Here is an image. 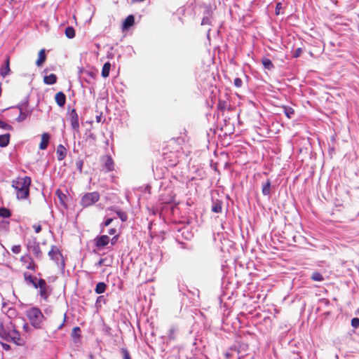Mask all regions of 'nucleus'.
<instances>
[{
    "label": "nucleus",
    "mask_w": 359,
    "mask_h": 359,
    "mask_svg": "<svg viewBox=\"0 0 359 359\" xmlns=\"http://www.w3.org/2000/svg\"><path fill=\"white\" fill-rule=\"evenodd\" d=\"M0 338L19 346H23L26 343L25 339L21 337L15 325L11 322L7 324L0 323Z\"/></svg>",
    "instance_id": "f257e3e1"
},
{
    "label": "nucleus",
    "mask_w": 359,
    "mask_h": 359,
    "mask_svg": "<svg viewBox=\"0 0 359 359\" xmlns=\"http://www.w3.org/2000/svg\"><path fill=\"white\" fill-rule=\"evenodd\" d=\"M29 177H18L12 182V187L16 191V196L19 200H24L29 195V187L31 185Z\"/></svg>",
    "instance_id": "f03ea898"
},
{
    "label": "nucleus",
    "mask_w": 359,
    "mask_h": 359,
    "mask_svg": "<svg viewBox=\"0 0 359 359\" xmlns=\"http://www.w3.org/2000/svg\"><path fill=\"white\" fill-rule=\"evenodd\" d=\"M26 315L31 325L35 329L41 328L42 323L45 318L39 309L37 307H32L27 311Z\"/></svg>",
    "instance_id": "7ed1b4c3"
},
{
    "label": "nucleus",
    "mask_w": 359,
    "mask_h": 359,
    "mask_svg": "<svg viewBox=\"0 0 359 359\" xmlns=\"http://www.w3.org/2000/svg\"><path fill=\"white\" fill-rule=\"evenodd\" d=\"M26 247L27 250L29 252H32L36 259H42L43 253L41 250L39 243L37 242V240L35 237H32L27 239Z\"/></svg>",
    "instance_id": "20e7f679"
},
{
    "label": "nucleus",
    "mask_w": 359,
    "mask_h": 359,
    "mask_svg": "<svg viewBox=\"0 0 359 359\" xmlns=\"http://www.w3.org/2000/svg\"><path fill=\"white\" fill-rule=\"evenodd\" d=\"M48 256L50 259L55 262L58 267L62 270L65 269V263L62 255L55 245L51 246V249L48 252Z\"/></svg>",
    "instance_id": "39448f33"
},
{
    "label": "nucleus",
    "mask_w": 359,
    "mask_h": 359,
    "mask_svg": "<svg viewBox=\"0 0 359 359\" xmlns=\"http://www.w3.org/2000/svg\"><path fill=\"white\" fill-rule=\"evenodd\" d=\"M100 198V194L98 192H90L86 194L81 200V205L83 207H88L92 205L97 201H98Z\"/></svg>",
    "instance_id": "423d86ee"
},
{
    "label": "nucleus",
    "mask_w": 359,
    "mask_h": 359,
    "mask_svg": "<svg viewBox=\"0 0 359 359\" xmlns=\"http://www.w3.org/2000/svg\"><path fill=\"white\" fill-rule=\"evenodd\" d=\"M39 290V294L41 298L47 300L48 296L50 295V287L48 285L46 281L43 278H39L37 281V289Z\"/></svg>",
    "instance_id": "0eeeda50"
},
{
    "label": "nucleus",
    "mask_w": 359,
    "mask_h": 359,
    "mask_svg": "<svg viewBox=\"0 0 359 359\" xmlns=\"http://www.w3.org/2000/svg\"><path fill=\"white\" fill-rule=\"evenodd\" d=\"M68 119L70 121L73 130L78 133L79 131V115L74 109L70 110L69 107H68Z\"/></svg>",
    "instance_id": "6e6552de"
},
{
    "label": "nucleus",
    "mask_w": 359,
    "mask_h": 359,
    "mask_svg": "<svg viewBox=\"0 0 359 359\" xmlns=\"http://www.w3.org/2000/svg\"><path fill=\"white\" fill-rule=\"evenodd\" d=\"M109 237L107 235L98 236L94 239L95 245L97 248L105 247L109 244Z\"/></svg>",
    "instance_id": "1a4fd4ad"
},
{
    "label": "nucleus",
    "mask_w": 359,
    "mask_h": 359,
    "mask_svg": "<svg viewBox=\"0 0 359 359\" xmlns=\"http://www.w3.org/2000/svg\"><path fill=\"white\" fill-rule=\"evenodd\" d=\"M20 261L25 264H27L26 268L27 269L32 270V271H36V264L33 261V259L31 257V256L28 254L25 255L21 257Z\"/></svg>",
    "instance_id": "9d476101"
},
{
    "label": "nucleus",
    "mask_w": 359,
    "mask_h": 359,
    "mask_svg": "<svg viewBox=\"0 0 359 359\" xmlns=\"http://www.w3.org/2000/svg\"><path fill=\"white\" fill-rule=\"evenodd\" d=\"M102 161L103 162V168L105 169L107 172H110L114 170V161L110 156H104Z\"/></svg>",
    "instance_id": "9b49d317"
},
{
    "label": "nucleus",
    "mask_w": 359,
    "mask_h": 359,
    "mask_svg": "<svg viewBox=\"0 0 359 359\" xmlns=\"http://www.w3.org/2000/svg\"><path fill=\"white\" fill-rule=\"evenodd\" d=\"M24 278L27 285H32L34 288L37 289V279L36 277L33 276L28 272L24 273Z\"/></svg>",
    "instance_id": "f8f14e48"
},
{
    "label": "nucleus",
    "mask_w": 359,
    "mask_h": 359,
    "mask_svg": "<svg viewBox=\"0 0 359 359\" xmlns=\"http://www.w3.org/2000/svg\"><path fill=\"white\" fill-rule=\"evenodd\" d=\"M18 109L20 110V114L16 118V121L18 123H20V122H22L23 121H25L27 118V116L31 115V114L32 112V109H25V108H22V109Z\"/></svg>",
    "instance_id": "ddd939ff"
},
{
    "label": "nucleus",
    "mask_w": 359,
    "mask_h": 359,
    "mask_svg": "<svg viewBox=\"0 0 359 359\" xmlns=\"http://www.w3.org/2000/svg\"><path fill=\"white\" fill-rule=\"evenodd\" d=\"M50 139V135L48 133H43L41 135V141L39 144V149L41 150L46 149L48 146Z\"/></svg>",
    "instance_id": "4468645a"
},
{
    "label": "nucleus",
    "mask_w": 359,
    "mask_h": 359,
    "mask_svg": "<svg viewBox=\"0 0 359 359\" xmlns=\"http://www.w3.org/2000/svg\"><path fill=\"white\" fill-rule=\"evenodd\" d=\"M223 202L219 199L212 201L211 210L215 213H221L222 212Z\"/></svg>",
    "instance_id": "2eb2a0df"
},
{
    "label": "nucleus",
    "mask_w": 359,
    "mask_h": 359,
    "mask_svg": "<svg viewBox=\"0 0 359 359\" xmlns=\"http://www.w3.org/2000/svg\"><path fill=\"white\" fill-rule=\"evenodd\" d=\"M135 23V18L133 15H129L123 21L122 29L127 30L131 27Z\"/></svg>",
    "instance_id": "dca6fc26"
},
{
    "label": "nucleus",
    "mask_w": 359,
    "mask_h": 359,
    "mask_svg": "<svg viewBox=\"0 0 359 359\" xmlns=\"http://www.w3.org/2000/svg\"><path fill=\"white\" fill-rule=\"evenodd\" d=\"M55 102H56L57 104L59 107H62L65 106V104L66 103V95L62 91L58 92L55 95Z\"/></svg>",
    "instance_id": "f3484780"
},
{
    "label": "nucleus",
    "mask_w": 359,
    "mask_h": 359,
    "mask_svg": "<svg viewBox=\"0 0 359 359\" xmlns=\"http://www.w3.org/2000/svg\"><path fill=\"white\" fill-rule=\"evenodd\" d=\"M56 154L58 161H62L67 156V149L62 144H59L57 147Z\"/></svg>",
    "instance_id": "a211bd4d"
},
{
    "label": "nucleus",
    "mask_w": 359,
    "mask_h": 359,
    "mask_svg": "<svg viewBox=\"0 0 359 359\" xmlns=\"http://www.w3.org/2000/svg\"><path fill=\"white\" fill-rule=\"evenodd\" d=\"M10 67H9V58L8 57L6 61H5V63H4V65H3L1 67V69H0V74L3 76V77H6L7 75H8L9 72H10Z\"/></svg>",
    "instance_id": "6ab92c4d"
},
{
    "label": "nucleus",
    "mask_w": 359,
    "mask_h": 359,
    "mask_svg": "<svg viewBox=\"0 0 359 359\" xmlns=\"http://www.w3.org/2000/svg\"><path fill=\"white\" fill-rule=\"evenodd\" d=\"M43 81L47 85L55 84L57 82V76L54 74H50L44 76Z\"/></svg>",
    "instance_id": "aec40b11"
},
{
    "label": "nucleus",
    "mask_w": 359,
    "mask_h": 359,
    "mask_svg": "<svg viewBox=\"0 0 359 359\" xmlns=\"http://www.w3.org/2000/svg\"><path fill=\"white\" fill-rule=\"evenodd\" d=\"M46 59V55L45 49H41L39 53V57L36 62V65L38 67H41L42 65V64L45 62Z\"/></svg>",
    "instance_id": "412c9836"
},
{
    "label": "nucleus",
    "mask_w": 359,
    "mask_h": 359,
    "mask_svg": "<svg viewBox=\"0 0 359 359\" xmlns=\"http://www.w3.org/2000/svg\"><path fill=\"white\" fill-rule=\"evenodd\" d=\"M10 134L6 133L0 135V147H5L9 144Z\"/></svg>",
    "instance_id": "4be33fe9"
},
{
    "label": "nucleus",
    "mask_w": 359,
    "mask_h": 359,
    "mask_svg": "<svg viewBox=\"0 0 359 359\" xmlns=\"http://www.w3.org/2000/svg\"><path fill=\"white\" fill-rule=\"evenodd\" d=\"M262 194L264 196H270L271 194V181L267 180L266 182L262 186Z\"/></svg>",
    "instance_id": "5701e85b"
},
{
    "label": "nucleus",
    "mask_w": 359,
    "mask_h": 359,
    "mask_svg": "<svg viewBox=\"0 0 359 359\" xmlns=\"http://www.w3.org/2000/svg\"><path fill=\"white\" fill-rule=\"evenodd\" d=\"M262 63L266 69L271 70L272 69L274 68V65H273L271 60L269 58H262Z\"/></svg>",
    "instance_id": "b1692460"
},
{
    "label": "nucleus",
    "mask_w": 359,
    "mask_h": 359,
    "mask_svg": "<svg viewBox=\"0 0 359 359\" xmlns=\"http://www.w3.org/2000/svg\"><path fill=\"white\" fill-rule=\"evenodd\" d=\"M107 285L104 282H99L95 286V291L97 294H102L105 292Z\"/></svg>",
    "instance_id": "393cba45"
},
{
    "label": "nucleus",
    "mask_w": 359,
    "mask_h": 359,
    "mask_svg": "<svg viewBox=\"0 0 359 359\" xmlns=\"http://www.w3.org/2000/svg\"><path fill=\"white\" fill-rule=\"evenodd\" d=\"M55 194L57 196L61 205L65 206V200L67 199L66 194H65L60 189H57Z\"/></svg>",
    "instance_id": "a878e982"
},
{
    "label": "nucleus",
    "mask_w": 359,
    "mask_h": 359,
    "mask_svg": "<svg viewBox=\"0 0 359 359\" xmlns=\"http://www.w3.org/2000/svg\"><path fill=\"white\" fill-rule=\"evenodd\" d=\"M110 68H111V64L109 62L104 64V65L102 67V76L104 78H107L109 76Z\"/></svg>",
    "instance_id": "bb28decb"
},
{
    "label": "nucleus",
    "mask_w": 359,
    "mask_h": 359,
    "mask_svg": "<svg viewBox=\"0 0 359 359\" xmlns=\"http://www.w3.org/2000/svg\"><path fill=\"white\" fill-rule=\"evenodd\" d=\"M11 216V212L9 209L1 207L0 208V217L3 218H9Z\"/></svg>",
    "instance_id": "cd10ccee"
},
{
    "label": "nucleus",
    "mask_w": 359,
    "mask_h": 359,
    "mask_svg": "<svg viewBox=\"0 0 359 359\" xmlns=\"http://www.w3.org/2000/svg\"><path fill=\"white\" fill-rule=\"evenodd\" d=\"M65 35L68 39H73L75 36V30L73 27H67L65 29Z\"/></svg>",
    "instance_id": "c85d7f7f"
},
{
    "label": "nucleus",
    "mask_w": 359,
    "mask_h": 359,
    "mask_svg": "<svg viewBox=\"0 0 359 359\" xmlns=\"http://www.w3.org/2000/svg\"><path fill=\"white\" fill-rule=\"evenodd\" d=\"M5 313L7 315V316L9 318H13L17 316L18 311L15 308L10 307V308H8V309L6 310Z\"/></svg>",
    "instance_id": "c756f323"
},
{
    "label": "nucleus",
    "mask_w": 359,
    "mask_h": 359,
    "mask_svg": "<svg viewBox=\"0 0 359 359\" xmlns=\"http://www.w3.org/2000/svg\"><path fill=\"white\" fill-rule=\"evenodd\" d=\"M283 111L285 115L289 118H291L294 114V110L290 107L284 106Z\"/></svg>",
    "instance_id": "7c9ffc66"
},
{
    "label": "nucleus",
    "mask_w": 359,
    "mask_h": 359,
    "mask_svg": "<svg viewBox=\"0 0 359 359\" xmlns=\"http://www.w3.org/2000/svg\"><path fill=\"white\" fill-rule=\"evenodd\" d=\"M15 107L18 108V109H22V108H25V109H29V97H28V96L25 97L21 101V102L18 106H16Z\"/></svg>",
    "instance_id": "2f4dec72"
},
{
    "label": "nucleus",
    "mask_w": 359,
    "mask_h": 359,
    "mask_svg": "<svg viewBox=\"0 0 359 359\" xmlns=\"http://www.w3.org/2000/svg\"><path fill=\"white\" fill-rule=\"evenodd\" d=\"M311 278L314 280V281H323L324 280V278L323 276H322L321 273H320L319 272H313L311 276Z\"/></svg>",
    "instance_id": "473e14b6"
},
{
    "label": "nucleus",
    "mask_w": 359,
    "mask_h": 359,
    "mask_svg": "<svg viewBox=\"0 0 359 359\" xmlns=\"http://www.w3.org/2000/svg\"><path fill=\"white\" fill-rule=\"evenodd\" d=\"M177 329L174 327H171L168 333V338L170 340H175L176 338Z\"/></svg>",
    "instance_id": "72a5a7b5"
},
{
    "label": "nucleus",
    "mask_w": 359,
    "mask_h": 359,
    "mask_svg": "<svg viewBox=\"0 0 359 359\" xmlns=\"http://www.w3.org/2000/svg\"><path fill=\"white\" fill-rule=\"evenodd\" d=\"M113 218H107L104 219V221L100 224V227L102 229L101 231L102 232L104 231V227L108 226L111 224V223L113 222Z\"/></svg>",
    "instance_id": "f704fd0d"
},
{
    "label": "nucleus",
    "mask_w": 359,
    "mask_h": 359,
    "mask_svg": "<svg viewBox=\"0 0 359 359\" xmlns=\"http://www.w3.org/2000/svg\"><path fill=\"white\" fill-rule=\"evenodd\" d=\"M116 215L121 219L122 222H126L128 219L127 214L123 211L118 210L116 211Z\"/></svg>",
    "instance_id": "c9c22d12"
},
{
    "label": "nucleus",
    "mask_w": 359,
    "mask_h": 359,
    "mask_svg": "<svg viewBox=\"0 0 359 359\" xmlns=\"http://www.w3.org/2000/svg\"><path fill=\"white\" fill-rule=\"evenodd\" d=\"M121 352L123 355V359H132L130 355L129 351L126 348H122L121 349Z\"/></svg>",
    "instance_id": "e433bc0d"
},
{
    "label": "nucleus",
    "mask_w": 359,
    "mask_h": 359,
    "mask_svg": "<svg viewBox=\"0 0 359 359\" xmlns=\"http://www.w3.org/2000/svg\"><path fill=\"white\" fill-rule=\"evenodd\" d=\"M0 128L9 130L12 128V127L8 123L0 120Z\"/></svg>",
    "instance_id": "4c0bfd02"
},
{
    "label": "nucleus",
    "mask_w": 359,
    "mask_h": 359,
    "mask_svg": "<svg viewBox=\"0 0 359 359\" xmlns=\"http://www.w3.org/2000/svg\"><path fill=\"white\" fill-rule=\"evenodd\" d=\"M103 302L104 303H105V299H104V297L101 295V296H99L97 298V300H96V302H95V306L97 308L101 306L100 305V303Z\"/></svg>",
    "instance_id": "58836bf2"
},
{
    "label": "nucleus",
    "mask_w": 359,
    "mask_h": 359,
    "mask_svg": "<svg viewBox=\"0 0 359 359\" xmlns=\"http://www.w3.org/2000/svg\"><path fill=\"white\" fill-rule=\"evenodd\" d=\"M80 333H81V329L79 327H75L74 329H73V332H72V336L73 337H79L80 336Z\"/></svg>",
    "instance_id": "ea45409f"
},
{
    "label": "nucleus",
    "mask_w": 359,
    "mask_h": 359,
    "mask_svg": "<svg viewBox=\"0 0 359 359\" xmlns=\"http://www.w3.org/2000/svg\"><path fill=\"white\" fill-rule=\"evenodd\" d=\"M351 325L354 328H358L359 327V318H352Z\"/></svg>",
    "instance_id": "a19ab883"
},
{
    "label": "nucleus",
    "mask_w": 359,
    "mask_h": 359,
    "mask_svg": "<svg viewBox=\"0 0 359 359\" xmlns=\"http://www.w3.org/2000/svg\"><path fill=\"white\" fill-rule=\"evenodd\" d=\"M11 250L15 254H18L21 251V246L20 245H13Z\"/></svg>",
    "instance_id": "79ce46f5"
},
{
    "label": "nucleus",
    "mask_w": 359,
    "mask_h": 359,
    "mask_svg": "<svg viewBox=\"0 0 359 359\" xmlns=\"http://www.w3.org/2000/svg\"><path fill=\"white\" fill-rule=\"evenodd\" d=\"M234 86L237 88L242 86L243 81L240 78H236L233 81Z\"/></svg>",
    "instance_id": "37998d69"
},
{
    "label": "nucleus",
    "mask_w": 359,
    "mask_h": 359,
    "mask_svg": "<svg viewBox=\"0 0 359 359\" xmlns=\"http://www.w3.org/2000/svg\"><path fill=\"white\" fill-rule=\"evenodd\" d=\"M201 25H210V18L208 16L203 17L202 22H201Z\"/></svg>",
    "instance_id": "c03bdc74"
},
{
    "label": "nucleus",
    "mask_w": 359,
    "mask_h": 359,
    "mask_svg": "<svg viewBox=\"0 0 359 359\" xmlns=\"http://www.w3.org/2000/svg\"><path fill=\"white\" fill-rule=\"evenodd\" d=\"M83 160H79L76 161V165L77 167V169L79 170L80 172H82V167H83Z\"/></svg>",
    "instance_id": "a18cd8bd"
},
{
    "label": "nucleus",
    "mask_w": 359,
    "mask_h": 359,
    "mask_svg": "<svg viewBox=\"0 0 359 359\" xmlns=\"http://www.w3.org/2000/svg\"><path fill=\"white\" fill-rule=\"evenodd\" d=\"M302 53V49L301 48H297L294 50V55H293L294 57L297 58V57H299L301 55Z\"/></svg>",
    "instance_id": "49530a36"
},
{
    "label": "nucleus",
    "mask_w": 359,
    "mask_h": 359,
    "mask_svg": "<svg viewBox=\"0 0 359 359\" xmlns=\"http://www.w3.org/2000/svg\"><path fill=\"white\" fill-rule=\"evenodd\" d=\"M0 344L4 351H8L11 349V346L8 344L4 342H0Z\"/></svg>",
    "instance_id": "de8ad7c7"
},
{
    "label": "nucleus",
    "mask_w": 359,
    "mask_h": 359,
    "mask_svg": "<svg viewBox=\"0 0 359 359\" xmlns=\"http://www.w3.org/2000/svg\"><path fill=\"white\" fill-rule=\"evenodd\" d=\"M105 259H100L96 264H95V266L97 268H99L100 266H102V265L104 264V262H105Z\"/></svg>",
    "instance_id": "09e8293b"
},
{
    "label": "nucleus",
    "mask_w": 359,
    "mask_h": 359,
    "mask_svg": "<svg viewBox=\"0 0 359 359\" xmlns=\"http://www.w3.org/2000/svg\"><path fill=\"white\" fill-rule=\"evenodd\" d=\"M33 228L36 233H39L41 231V226L39 224H34Z\"/></svg>",
    "instance_id": "8fccbe9b"
},
{
    "label": "nucleus",
    "mask_w": 359,
    "mask_h": 359,
    "mask_svg": "<svg viewBox=\"0 0 359 359\" xmlns=\"http://www.w3.org/2000/svg\"><path fill=\"white\" fill-rule=\"evenodd\" d=\"M66 320H67V314H66V313H65V314H64V320H63V322H62V323H61V324L58 326V327H57V330H62V327H64V325H65V323Z\"/></svg>",
    "instance_id": "3c124183"
},
{
    "label": "nucleus",
    "mask_w": 359,
    "mask_h": 359,
    "mask_svg": "<svg viewBox=\"0 0 359 359\" xmlns=\"http://www.w3.org/2000/svg\"><path fill=\"white\" fill-rule=\"evenodd\" d=\"M282 8V4L281 3H277L276 6V14L279 15L280 12L279 10Z\"/></svg>",
    "instance_id": "603ef678"
},
{
    "label": "nucleus",
    "mask_w": 359,
    "mask_h": 359,
    "mask_svg": "<svg viewBox=\"0 0 359 359\" xmlns=\"http://www.w3.org/2000/svg\"><path fill=\"white\" fill-rule=\"evenodd\" d=\"M22 328H23V330L26 332H28L30 331V327L29 326V325L27 323H25L23 326H22Z\"/></svg>",
    "instance_id": "864d4df0"
},
{
    "label": "nucleus",
    "mask_w": 359,
    "mask_h": 359,
    "mask_svg": "<svg viewBox=\"0 0 359 359\" xmlns=\"http://www.w3.org/2000/svg\"><path fill=\"white\" fill-rule=\"evenodd\" d=\"M118 235H115L111 240V245H114L118 241Z\"/></svg>",
    "instance_id": "5fc2aeb1"
},
{
    "label": "nucleus",
    "mask_w": 359,
    "mask_h": 359,
    "mask_svg": "<svg viewBox=\"0 0 359 359\" xmlns=\"http://www.w3.org/2000/svg\"><path fill=\"white\" fill-rule=\"evenodd\" d=\"M7 309H8V308H7V303L6 302H3L2 303V306H1V311L4 313H5Z\"/></svg>",
    "instance_id": "6e6d98bb"
},
{
    "label": "nucleus",
    "mask_w": 359,
    "mask_h": 359,
    "mask_svg": "<svg viewBox=\"0 0 359 359\" xmlns=\"http://www.w3.org/2000/svg\"><path fill=\"white\" fill-rule=\"evenodd\" d=\"M96 121L97 123H100L102 121V115L100 114V115L96 116L95 117Z\"/></svg>",
    "instance_id": "4d7b16f0"
},
{
    "label": "nucleus",
    "mask_w": 359,
    "mask_h": 359,
    "mask_svg": "<svg viewBox=\"0 0 359 359\" xmlns=\"http://www.w3.org/2000/svg\"><path fill=\"white\" fill-rule=\"evenodd\" d=\"M116 229L115 228H111V229H110L109 230L108 233H109V235H114V234H115V233H116Z\"/></svg>",
    "instance_id": "13d9d810"
},
{
    "label": "nucleus",
    "mask_w": 359,
    "mask_h": 359,
    "mask_svg": "<svg viewBox=\"0 0 359 359\" xmlns=\"http://www.w3.org/2000/svg\"><path fill=\"white\" fill-rule=\"evenodd\" d=\"M88 74L91 76V77H93V72H89Z\"/></svg>",
    "instance_id": "bf43d9fd"
},
{
    "label": "nucleus",
    "mask_w": 359,
    "mask_h": 359,
    "mask_svg": "<svg viewBox=\"0 0 359 359\" xmlns=\"http://www.w3.org/2000/svg\"><path fill=\"white\" fill-rule=\"evenodd\" d=\"M45 313H49V311H48V309H46V310H45Z\"/></svg>",
    "instance_id": "052dcab7"
},
{
    "label": "nucleus",
    "mask_w": 359,
    "mask_h": 359,
    "mask_svg": "<svg viewBox=\"0 0 359 359\" xmlns=\"http://www.w3.org/2000/svg\"><path fill=\"white\" fill-rule=\"evenodd\" d=\"M210 32V29H208V37H209V32Z\"/></svg>",
    "instance_id": "680f3d73"
}]
</instances>
